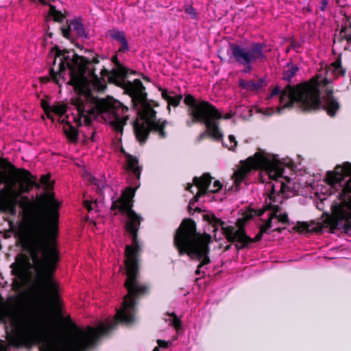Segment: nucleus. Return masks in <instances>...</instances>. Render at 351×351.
I'll return each instance as SVG.
<instances>
[{"mask_svg":"<svg viewBox=\"0 0 351 351\" xmlns=\"http://www.w3.org/2000/svg\"><path fill=\"white\" fill-rule=\"evenodd\" d=\"M325 82H328V80H313L296 86H287L282 92L278 87H276L271 94V96H274L280 93V106L276 112L280 114L284 109L290 108L293 104L302 110L317 109L320 106L319 85Z\"/></svg>","mask_w":351,"mask_h":351,"instance_id":"nucleus-6","label":"nucleus"},{"mask_svg":"<svg viewBox=\"0 0 351 351\" xmlns=\"http://www.w3.org/2000/svg\"><path fill=\"white\" fill-rule=\"evenodd\" d=\"M237 141L234 135L230 134L228 136V139L227 143H223V145L226 147L230 150H234L237 147Z\"/></svg>","mask_w":351,"mask_h":351,"instance_id":"nucleus-26","label":"nucleus"},{"mask_svg":"<svg viewBox=\"0 0 351 351\" xmlns=\"http://www.w3.org/2000/svg\"><path fill=\"white\" fill-rule=\"evenodd\" d=\"M159 90L161 91L162 98L167 101L169 106H177L182 99L181 95L175 94L162 88Z\"/></svg>","mask_w":351,"mask_h":351,"instance_id":"nucleus-16","label":"nucleus"},{"mask_svg":"<svg viewBox=\"0 0 351 351\" xmlns=\"http://www.w3.org/2000/svg\"><path fill=\"white\" fill-rule=\"evenodd\" d=\"M218 112L221 114V117H219V118H215L214 120H215V122L216 125H217V128H218V130H219L222 133V132L221 131V130H220V129H219V125H218V122H217V121H218L219 119H222V118H223V119H230V118H231L232 114H230V113H227V114H226L224 116H223V115H222V114H221V112H219V111H218Z\"/></svg>","mask_w":351,"mask_h":351,"instance_id":"nucleus-29","label":"nucleus"},{"mask_svg":"<svg viewBox=\"0 0 351 351\" xmlns=\"http://www.w3.org/2000/svg\"><path fill=\"white\" fill-rule=\"evenodd\" d=\"M51 55L53 57V65L50 71L52 79L60 84V78H68L77 92L73 104L77 108V114L73 119L77 125L89 126L94 120L100 118L117 132H122L129 117L128 108L112 97L99 99L93 93V90L103 91L108 81L125 86L131 95L138 116L134 123V130L141 143L145 141L150 130L160 138L166 136L165 128L167 122L156 119L155 111L146 102V93L141 80L125 82V68L119 65L111 72L101 68L99 77L95 73L94 67V64L98 63L97 58L88 60L57 47L53 48Z\"/></svg>","mask_w":351,"mask_h":351,"instance_id":"nucleus-1","label":"nucleus"},{"mask_svg":"<svg viewBox=\"0 0 351 351\" xmlns=\"http://www.w3.org/2000/svg\"><path fill=\"white\" fill-rule=\"evenodd\" d=\"M94 134H95V130L93 129H90V132L88 133L87 134H86V138H90L92 141H95V138H94Z\"/></svg>","mask_w":351,"mask_h":351,"instance_id":"nucleus-32","label":"nucleus"},{"mask_svg":"<svg viewBox=\"0 0 351 351\" xmlns=\"http://www.w3.org/2000/svg\"><path fill=\"white\" fill-rule=\"evenodd\" d=\"M12 0H0V7H4L8 4H10Z\"/></svg>","mask_w":351,"mask_h":351,"instance_id":"nucleus-35","label":"nucleus"},{"mask_svg":"<svg viewBox=\"0 0 351 351\" xmlns=\"http://www.w3.org/2000/svg\"><path fill=\"white\" fill-rule=\"evenodd\" d=\"M326 183L313 186L315 196L322 202L317 208L323 210L322 204L327 201V197L336 194L338 201L332 205V211L337 220L346 219V226H351V163L338 165L333 171L327 172Z\"/></svg>","mask_w":351,"mask_h":351,"instance_id":"nucleus-5","label":"nucleus"},{"mask_svg":"<svg viewBox=\"0 0 351 351\" xmlns=\"http://www.w3.org/2000/svg\"><path fill=\"white\" fill-rule=\"evenodd\" d=\"M41 183L47 188H49L51 184L49 183V178L47 176H43L40 178Z\"/></svg>","mask_w":351,"mask_h":351,"instance_id":"nucleus-30","label":"nucleus"},{"mask_svg":"<svg viewBox=\"0 0 351 351\" xmlns=\"http://www.w3.org/2000/svg\"><path fill=\"white\" fill-rule=\"evenodd\" d=\"M47 34L48 35L51 37L52 36V33L51 32H49V31L47 32Z\"/></svg>","mask_w":351,"mask_h":351,"instance_id":"nucleus-39","label":"nucleus"},{"mask_svg":"<svg viewBox=\"0 0 351 351\" xmlns=\"http://www.w3.org/2000/svg\"><path fill=\"white\" fill-rule=\"evenodd\" d=\"M84 177L89 180L90 182H93L95 183V185L98 186L99 190L101 191L104 188V184L103 182H99L94 176H93L91 174H90L88 172H85L84 174Z\"/></svg>","mask_w":351,"mask_h":351,"instance_id":"nucleus-27","label":"nucleus"},{"mask_svg":"<svg viewBox=\"0 0 351 351\" xmlns=\"http://www.w3.org/2000/svg\"><path fill=\"white\" fill-rule=\"evenodd\" d=\"M186 12L189 14L191 15L193 17L195 16V12L193 8H188L186 9Z\"/></svg>","mask_w":351,"mask_h":351,"instance_id":"nucleus-33","label":"nucleus"},{"mask_svg":"<svg viewBox=\"0 0 351 351\" xmlns=\"http://www.w3.org/2000/svg\"><path fill=\"white\" fill-rule=\"evenodd\" d=\"M211 180V177L207 173L200 178H194L193 182L197 188V191L195 196L190 201L189 208L192 207L201 195L206 193H217L221 189L222 185L219 180H215L213 185L210 184Z\"/></svg>","mask_w":351,"mask_h":351,"instance_id":"nucleus-13","label":"nucleus"},{"mask_svg":"<svg viewBox=\"0 0 351 351\" xmlns=\"http://www.w3.org/2000/svg\"><path fill=\"white\" fill-rule=\"evenodd\" d=\"M210 240L209 235L196 232L195 222L191 219L182 221L174 237L175 245L180 255L185 253L192 259L201 261L198 269L209 263L207 255ZM198 272L199 269L197 270Z\"/></svg>","mask_w":351,"mask_h":351,"instance_id":"nucleus-7","label":"nucleus"},{"mask_svg":"<svg viewBox=\"0 0 351 351\" xmlns=\"http://www.w3.org/2000/svg\"><path fill=\"white\" fill-rule=\"evenodd\" d=\"M71 31H75L78 36L86 37V33L84 29L83 25L80 20H73L69 23L68 27L62 28V35L68 39H70L71 38L70 32Z\"/></svg>","mask_w":351,"mask_h":351,"instance_id":"nucleus-15","label":"nucleus"},{"mask_svg":"<svg viewBox=\"0 0 351 351\" xmlns=\"http://www.w3.org/2000/svg\"><path fill=\"white\" fill-rule=\"evenodd\" d=\"M339 108V104L334 99L328 98L327 101H326V110L330 116H334Z\"/></svg>","mask_w":351,"mask_h":351,"instance_id":"nucleus-20","label":"nucleus"},{"mask_svg":"<svg viewBox=\"0 0 351 351\" xmlns=\"http://www.w3.org/2000/svg\"><path fill=\"white\" fill-rule=\"evenodd\" d=\"M49 15L53 17V20L57 22H61L64 16L62 13L58 11L53 5H50Z\"/></svg>","mask_w":351,"mask_h":351,"instance_id":"nucleus-24","label":"nucleus"},{"mask_svg":"<svg viewBox=\"0 0 351 351\" xmlns=\"http://www.w3.org/2000/svg\"><path fill=\"white\" fill-rule=\"evenodd\" d=\"M230 49L237 62L245 67L243 71L244 73L251 70L252 62L265 59V56L262 51L263 46L260 44H254L250 49L243 48L237 45H231Z\"/></svg>","mask_w":351,"mask_h":351,"instance_id":"nucleus-12","label":"nucleus"},{"mask_svg":"<svg viewBox=\"0 0 351 351\" xmlns=\"http://www.w3.org/2000/svg\"><path fill=\"white\" fill-rule=\"evenodd\" d=\"M116 59H117V58H116V57H114V58H113V61H114Z\"/></svg>","mask_w":351,"mask_h":351,"instance_id":"nucleus-41","label":"nucleus"},{"mask_svg":"<svg viewBox=\"0 0 351 351\" xmlns=\"http://www.w3.org/2000/svg\"><path fill=\"white\" fill-rule=\"evenodd\" d=\"M63 130L67 138L72 142L77 140L78 132L75 128L70 124L69 121L65 125H64Z\"/></svg>","mask_w":351,"mask_h":351,"instance_id":"nucleus-19","label":"nucleus"},{"mask_svg":"<svg viewBox=\"0 0 351 351\" xmlns=\"http://www.w3.org/2000/svg\"><path fill=\"white\" fill-rule=\"evenodd\" d=\"M275 112V111L272 109V108H267L265 112H263L264 114L265 115H267V116H270V115H272L274 114Z\"/></svg>","mask_w":351,"mask_h":351,"instance_id":"nucleus-34","label":"nucleus"},{"mask_svg":"<svg viewBox=\"0 0 351 351\" xmlns=\"http://www.w3.org/2000/svg\"><path fill=\"white\" fill-rule=\"evenodd\" d=\"M298 71V67L293 64H287L283 72V79L289 81Z\"/></svg>","mask_w":351,"mask_h":351,"instance_id":"nucleus-22","label":"nucleus"},{"mask_svg":"<svg viewBox=\"0 0 351 351\" xmlns=\"http://www.w3.org/2000/svg\"><path fill=\"white\" fill-rule=\"evenodd\" d=\"M171 324L173 325L176 329H178L180 326V322L175 315H173Z\"/></svg>","mask_w":351,"mask_h":351,"instance_id":"nucleus-31","label":"nucleus"},{"mask_svg":"<svg viewBox=\"0 0 351 351\" xmlns=\"http://www.w3.org/2000/svg\"><path fill=\"white\" fill-rule=\"evenodd\" d=\"M110 37L120 43L122 46L119 48L120 51H125L129 49L128 41L125 38V34L123 32L113 29L110 32Z\"/></svg>","mask_w":351,"mask_h":351,"instance_id":"nucleus-17","label":"nucleus"},{"mask_svg":"<svg viewBox=\"0 0 351 351\" xmlns=\"http://www.w3.org/2000/svg\"><path fill=\"white\" fill-rule=\"evenodd\" d=\"M34 3H40L41 4H47V0H32Z\"/></svg>","mask_w":351,"mask_h":351,"instance_id":"nucleus-37","label":"nucleus"},{"mask_svg":"<svg viewBox=\"0 0 351 351\" xmlns=\"http://www.w3.org/2000/svg\"><path fill=\"white\" fill-rule=\"evenodd\" d=\"M127 168L128 170L132 171L138 179L140 178L141 168L138 166V161L136 158L130 155L127 156Z\"/></svg>","mask_w":351,"mask_h":351,"instance_id":"nucleus-18","label":"nucleus"},{"mask_svg":"<svg viewBox=\"0 0 351 351\" xmlns=\"http://www.w3.org/2000/svg\"><path fill=\"white\" fill-rule=\"evenodd\" d=\"M42 106L43 109L45 110L47 115L49 118L51 119L52 121L55 119V118L51 115V113L53 112L56 115L59 116V121L62 122L65 121V117L64 114L66 112V108L64 105H56L53 106H50L49 104L45 101L42 102Z\"/></svg>","mask_w":351,"mask_h":351,"instance_id":"nucleus-14","label":"nucleus"},{"mask_svg":"<svg viewBox=\"0 0 351 351\" xmlns=\"http://www.w3.org/2000/svg\"><path fill=\"white\" fill-rule=\"evenodd\" d=\"M204 135H205V133H203V134L201 135V138H203Z\"/></svg>","mask_w":351,"mask_h":351,"instance_id":"nucleus-40","label":"nucleus"},{"mask_svg":"<svg viewBox=\"0 0 351 351\" xmlns=\"http://www.w3.org/2000/svg\"><path fill=\"white\" fill-rule=\"evenodd\" d=\"M184 103L189 106V114L193 117L194 122H201L206 126V133L217 141L223 138V133L217 128L215 122V118L221 117L218 110L211 104L206 101L195 103V99L190 95L184 98Z\"/></svg>","mask_w":351,"mask_h":351,"instance_id":"nucleus-9","label":"nucleus"},{"mask_svg":"<svg viewBox=\"0 0 351 351\" xmlns=\"http://www.w3.org/2000/svg\"><path fill=\"white\" fill-rule=\"evenodd\" d=\"M33 206L46 218L49 223L52 226H56L60 202L55 198L53 193L47 192L38 196Z\"/></svg>","mask_w":351,"mask_h":351,"instance_id":"nucleus-11","label":"nucleus"},{"mask_svg":"<svg viewBox=\"0 0 351 351\" xmlns=\"http://www.w3.org/2000/svg\"><path fill=\"white\" fill-rule=\"evenodd\" d=\"M261 170V177L263 182L264 177L267 176L270 180L282 178L278 186L271 184L272 191L268 195L266 199L267 209L269 210V219L260 227L259 233L256 236L254 241H259L263 234L269 233V230L275 231L280 229L279 224H285L288 222V216L283 212L278 203L282 202V196L275 191L276 187H279L282 193H285L291 189V180L288 178H282L284 166L277 155H274L264 150L257 152L253 156L249 157L246 160L241 162L239 167L234 171V182L239 185L245 177L252 169Z\"/></svg>","mask_w":351,"mask_h":351,"instance_id":"nucleus-4","label":"nucleus"},{"mask_svg":"<svg viewBox=\"0 0 351 351\" xmlns=\"http://www.w3.org/2000/svg\"><path fill=\"white\" fill-rule=\"evenodd\" d=\"M158 346L156 347L153 351H158L159 348H167L169 346V342L164 340H157Z\"/></svg>","mask_w":351,"mask_h":351,"instance_id":"nucleus-28","label":"nucleus"},{"mask_svg":"<svg viewBox=\"0 0 351 351\" xmlns=\"http://www.w3.org/2000/svg\"><path fill=\"white\" fill-rule=\"evenodd\" d=\"M239 84L247 90H257L261 86L260 83H254L252 81L241 80Z\"/></svg>","mask_w":351,"mask_h":351,"instance_id":"nucleus-23","label":"nucleus"},{"mask_svg":"<svg viewBox=\"0 0 351 351\" xmlns=\"http://www.w3.org/2000/svg\"><path fill=\"white\" fill-rule=\"evenodd\" d=\"M343 71L342 70V68L341 66V62L339 60H337L334 62L331 65L329 66L327 73L328 75L333 74L335 76H338L341 74H343Z\"/></svg>","mask_w":351,"mask_h":351,"instance_id":"nucleus-21","label":"nucleus"},{"mask_svg":"<svg viewBox=\"0 0 351 351\" xmlns=\"http://www.w3.org/2000/svg\"><path fill=\"white\" fill-rule=\"evenodd\" d=\"M99 204L97 200L90 202L89 200H85L84 202V205L86 208V209L89 211H97L99 208Z\"/></svg>","mask_w":351,"mask_h":351,"instance_id":"nucleus-25","label":"nucleus"},{"mask_svg":"<svg viewBox=\"0 0 351 351\" xmlns=\"http://www.w3.org/2000/svg\"><path fill=\"white\" fill-rule=\"evenodd\" d=\"M264 212L265 210H247L245 212V217L237 221L236 227L228 226L224 221L216 218L215 216L208 217V221L213 223L215 231L221 230L229 241L237 242L240 245L239 247L242 248L251 241L250 238L245 234L243 230L245 221L252 218L254 216H261Z\"/></svg>","mask_w":351,"mask_h":351,"instance_id":"nucleus-10","label":"nucleus"},{"mask_svg":"<svg viewBox=\"0 0 351 351\" xmlns=\"http://www.w3.org/2000/svg\"><path fill=\"white\" fill-rule=\"evenodd\" d=\"M193 187V185L191 184H189L187 186V190L190 191L191 193H193L192 191V188Z\"/></svg>","mask_w":351,"mask_h":351,"instance_id":"nucleus-38","label":"nucleus"},{"mask_svg":"<svg viewBox=\"0 0 351 351\" xmlns=\"http://www.w3.org/2000/svg\"><path fill=\"white\" fill-rule=\"evenodd\" d=\"M19 237L30 258L19 255L12 265V271L22 280L35 273L36 282L40 290L56 302V283L50 276L58 260L54 241L38 223L21 230Z\"/></svg>","mask_w":351,"mask_h":351,"instance_id":"nucleus-3","label":"nucleus"},{"mask_svg":"<svg viewBox=\"0 0 351 351\" xmlns=\"http://www.w3.org/2000/svg\"><path fill=\"white\" fill-rule=\"evenodd\" d=\"M30 174L25 171L16 177L5 178L0 170V208L12 215L16 214V206L21 204L19 197L33 186Z\"/></svg>","mask_w":351,"mask_h":351,"instance_id":"nucleus-8","label":"nucleus"},{"mask_svg":"<svg viewBox=\"0 0 351 351\" xmlns=\"http://www.w3.org/2000/svg\"><path fill=\"white\" fill-rule=\"evenodd\" d=\"M133 237L132 245L125 247V266L127 279L125 287L128 293L124 297L123 307L117 312L116 320L101 324L97 328H89L76 333L66 348L60 347L53 335L54 324L47 315L26 317L14 314L10 316V326L13 333L22 338L29 346L39 345L40 351H86L91 348L97 338L112 329L117 321L131 324L134 321L135 302L133 297L145 292L146 287L138 280L137 254L140 247L137 241V230H128Z\"/></svg>","mask_w":351,"mask_h":351,"instance_id":"nucleus-2","label":"nucleus"},{"mask_svg":"<svg viewBox=\"0 0 351 351\" xmlns=\"http://www.w3.org/2000/svg\"><path fill=\"white\" fill-rule=\"evenodd\" d=\"M328 0H322V6H321V10H324L326 6L328 4Z\"/></svg>","mask_w":351,"mask_h":351,"instance_id":"nucleus-36","label":"nucleus"}]
</instances>
